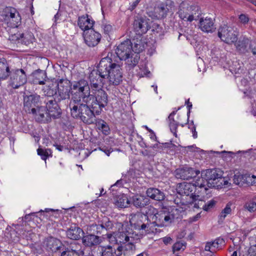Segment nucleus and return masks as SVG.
Listing matches in <instances>:
<instances>
[{
  "label": "nucleus",
  "mask_w": 256,
  "mask_h": 256,
  "mask_svg": "<svg viewBox=\"0 0 256 256\" xmlns=\"http://www.w3.org/2000/svg\"><path fill=\"white\" fill-rule=\"evenodd\" d=\"M148 215H144L140 213H138L132 216L130 219L131 224L134 225L136 228L138 230H144L148 232H153L151 230L150 222Z\"/></svg>",
  "instance_id": "10"
},
{
  "label": "nucleus",
  "mask_w": 256,
  "mask_h": 256,
  "mask_svg": "<svg viewBox=\"0 0 256 256\" xmlns=\"http://www.w3.org/2000/svg\"><path fill=\"white\" fill-rule=\"evenodd\" d=\"M205 186L204 183L196 182L194 184L190 182H184L178 184L176 188V191L180 195L190 196V200L186 202H183L182 204L192 206L194 208L198 209L203 204V199L198 194L196 193L197 187L202 188Z\"/></svg>",
  "instance_id": "2"
},
{
  "label": "nucleus",
  "mask_w": 256,
  "mask_h": 256,
  "mask_svg": "<svg viewBox=\"0 0 256 256\" xmlns=\"http://www.w3.org/2000/svg\"><path fill=\"white\" fill-rule=\"evenodd\" d=\"M177 14L182 21L190 23L197 20L200 14V10L197 6H190L186 2H182L179 6Z\"/></svg>",
  "instance_id": "6"
},
{
  "label": "nucleus",
  "mask_w": 256,
  "mask_h": 256,
  "mask_svg": "<svg viewBox=\"0 0 256 256\" xmlns=\"http://www.w3.org/2000/svg\"><path fill=\"white\" fill-rule=\"evenodd\" d=\"M200 218V214L199 213V214H196V216H194L192 218H190L189 219V221L190 222H192L198 220Z\"/></svg>",
  "instance_id": "61"
},
{
  "label": "nucleus",
  "mask_w": 256,
  "mask_h": 256,
  "mask_svg": "<svg viewBox=\"0 0 256 256\" xmlns=\"http://www.w3.org/2000/svg\"><path fill=\"white\" fill-rule=\"evenodd\" d=\"M61 256H80V254L75 250L67 249L62 252Z\"/></svg>",
  "instance_id": "49"
},
{
  "label": "nucleus",
  "mask_w": 256,
  "mask_h": 256,
  "mask_svg": "<svg viewBox=\"0 0 256 256\" xmlns=\"http://www.w3.org/2000/svg\"><path fill=\"white\" fill-rule=\"evenodd\" d=\"M117 232H114L112 234H106V238L112 244H119L118 239L116 238Z\"/></svg>",
  "instance_id": "48"
},
{
  "label": "nucleus",
  "mask_w": 256,
  "mask_h": 256,
  "mask_svg": "<svg viewBox=\"0 0 256 256\" xmlns=\"http://www.w3.org/2000/svg\"><path fill=\"white\" fill-rule=\"evenodd\" d=\"M94 24V21L87 14L78 17V24L84 32L92 30Z\"/></svg>",
  "instance_id": "21"
},
{
  "label": "nucleus",
  "mask_w": 256,
  "mask_h": 256,
  "mask_svg": "<svg viewBox=\"0 0 256 256\" xmlns=\"http://www.w3.org/2000/svg\"><path fill=\"white\" fill-rule=\"evenodd\" d=\"M44 102L46 108V111L50 119L60 118L61 115V110L55 98L48 97Z\"/></svg>",
  "instance_id": "13"
},
{
  "label": "nucleus",
  "mask_w": 256,
  "mask_h": 256,
  "mask_svg": "<svg viewBox=\"0 0 256 256\" xmlns=\"http://www.w3.org/2000/svg\"><path fill=\"white\" fill-rule=\"evenodd\" d=\"M112 26L110 24H104L103 26V30L105 34H108L112 30Z\"/></svg>",
  "instance_id": "59"
},
{
  "label": "nucleus",
  "mask_w": 256,
  "mask_h": 256,
  "mask_svg": "<svg viewBox=\"0 0 256 256\" xmlns=\"http://www.w3.org/2000/svg\"><path fill=\"white\" fill-rule=\"evenodd\" d=\"M252 178V176H250V175L246 176L241 174H236L234 176L233 181L236 184L240 186L242 185L244 180H251Z\"/></svg>",
  "instance_id": "38"
},
{
  "label": "nucleus",
  "mask_w": 256,
  "mask_h": 256,
  "mask_svg": "<svg viewBox=\"0 0 256 256\" xmlns=\"http://www.w3.org/2000/svg\"><path fill=\"white\" fill-rule=\"evenodd\" d=\"M176 112H172L168 116V120L170 121L169 122V126L170 130V131L173 133L174 135L177 137L176 134V130L178 126L180 124L179 122H176L173 118V116L176 114Z\"/></svg>",
  "instance_id": "33"
},
{
  "label": "nucleus",
  "mask_w": 256,
  "mask_h": 256,
  "mask_svg": "<svg viewBox=\"0 0 256 256\" xmlns=\"http://www.w3.org/2000/svg\"><path fill=\"white\" fill-rule=\"evenodd\" d=\"M84 234L82 230L79 227L71 226L67 231V236L72 240H78Z\"/></svg>",
  "instance_id": "27"
},
{
  "label": "nucleus",
  "mask_w": 256,
  "mask_h": 256,
  "mask_svg": "<svg viewBox=\"0 0 256 256\" xmlns=\"http://www.w3.org/2000/svg\"><path fill=\"white\" fill-rule=\"evenodd\" d=\"M203 202H204L202 206V209L204 210L206 212L209 211L210 209L213 208L216 204V201L213 200L208 201L206 204H204V200ZM200 206H201L200 207Z\"/></svg>",
  "instance_id": "46"
},
{
  "label": "nucleus",
  "mask_w": 256,
  "mask_h": 256,
  "mask_svg": "<svg viewBox=\"0 0 256 256\" xmlns=\"http://www.w3.org/2000/svg\"><path fill=\"white\" fill-rule=\"evenodd\" d=\"M146 45L147 44L145 42V40L141 36H139L134 40V46L132 47L133 52L138 54L145 49Z\"/></svg>",
  "instance_id": "29"
},
{
  "label": "nucleus",
  "mask_w": 256,
  "mask_h": 256,
  "mask_svg": "<svg viewBox=\"0 0 256 256\" xmlns=\"http://www.w3.org/2000/svg\"><path fill=\"white\" fill-rule=\"evenodd\" d=\"M216 248L213 241L208 242L206 243L204 250L208 252H213Z\"/></svg>",
  "instance_id": "51"
},
{
  "label": "nucleus",
  "mask_w": 256,
  "mask_h": 256,
  "mask_svg": "<svg viewBox=\"0 0 256 256\" xmlns=\"http://www.w3.org/2000/svg\"><path fill=\"white\" fill-rule=\"evenodd\" d=\"M57 83L58 102L69 98L70 86H72L70 82L67 79L62 78L58 80Z\"/></svg>",
  "instance_id": "12"
},
{
  "label": "nucleus",
  "mask_w": 256,
  "mask_h": 256,
  "mask_svg": "<svg viewBox=\"0 0 256 256\" xmlns=\"http://www.w3.org/2000/svg\"><path fill=\"white\" fill-rule=\"evenodd\" d=\"M149 20L144 18H138L134 22V30L140 35L147 32L150 28L148 24Z\"/></svg>",
  "instance_id": "19"
},
{
  "label": "nucleus",
  "mask_w": 256,
  "mask_h": 256,
  "mask_svg": "<svg viewBox=\"0 0 256 256\" xmlns=\"http://www.w3.org/2000/svg\"><path fill=\"white\" fill-rule=\"evenodd\" d=\"M46 78V73L44 70H38L33 72V82L34 84H44Z\"/></svg>",
  "instance_id": "30"
},
{
  "label": "nucleus",
  "mask_w": 256,
  "mask_h": 256,
  "mask_svg": "<svg viewBox=\"0 0 256 256\" xmlns=\"http://www.w3.org/2000/svg\"><path fill=\"white\" fill-rule=\"evenodd\" d=\"M70 90L72 96L71 101L82 99L84 96L90 94V88L88 82L84 79L74 82L72 84Z\"/></svg>",
  "instance_id": "9"
},
{
  "label": "nucleus",
  "mask_w": 256,
  "mask_h": 256,
  "mask_svg": "<svg viewBox=\"0 0 256 256\" xmlns=\"http://www.w3.org/2000/svg\"><path fill=\"white\" fill-rule=\"evenodd\" d=\"M108 64L104 62L102 58L100 62L98 70H94L90 73L89 78L92 90L102 88L104 80L106 78L104 72H106L105 70Z\"/></svg>",
  "instance_id": "7"
},
{
  "label": "nucleus",
  "mask_w": 256,
  "mask_h": 256,
  "mask_svg": "<svg viewBox=\"0 0 256 256\" xmlns=\"http://www.w3.org/2000/svg\"><path fill=\"white\" fill-rule=\"evenodd\" d=\"M253 41L251 40L247 37L244 36L240 38L236 42L233 44L234 45L236 50L240 54H246L248 52L254 44Z\"/></svg>",
  "instance_id": "18"
},
{
  "label": "nucleus",
  "mask_w": 256,
  "mask_h": 256,
  "mask_svg": "<svg viewBox=\"0 0 256 256\" xmlns=\"http://www.w3.org/2000/svg\"><path fill=\"white\" fill-rule=\"evenodd\" d=\"M33 118L38 122H47L51 120L44 107L36 106L33 108Z\"/></svg>",
  "instance_id": "20"
},
{
  "label": "nucleus",
  "mask_w": 256,
  "mask_h": 256,
  "mask_svg": "<svg viewBox=\"0 0 256 256\" xmlns=\"http://www.w3.org/2000/svg\"><path fill=\"white\" fill-rule=\"evenodd\" d=\"M130 204V200L125 195L122 196L121 197L119 198L116 202V205L120 208L128 207Z\"/></svg>",
  "instance_id": "42"
},
{
  "label": "nucleus",
  "mask_w": 256,
  "mask_h": 256,
  "mask_svg": "<svg viewBox=\"0 0 256 256\" xmlns=\"http://www.w3.org/2000/svg\"><path fill=\"white\" fill-rule=\"evenodd\" d=\"M135 240L134 238L132 239V240H129L126 244H122L120 245L118 248V250H124V252H132L135 250L136 246L134 245Z\"/></svg>",
  "instance_id": "32"
},
{
  "label": "nucleus",
  "mask_w": 256,
  "mask_h": 256,
  "mask_svg": "<svg viewBox=\"0 0 256 256\" xmlns=\"http://www.w3.org/2000/svg\"><path fill=\"white\" fill-rule=\"evenodd\" d=\"M62 245L60 240L56 238H50L46 241V248L52 252H57L60 248Z\"/></svg>",
  "instance_id": "26"
},
{
  "label": "nucleus",
  "mask_w": 256,
  "mask_h": 256,
  "mask_svg": "<svg viewBox=\"0 0 256 256\" xmlns=\"http://www.w3.org/2000/svg\"><path fill=\"white\" fill-rule=\"evenodd\" d=\"M5 22L10 28H18L21 22V17L20 14H16V16L8 19Z\"/></svg>",
  "instance_id": "36"
},
{
  "label": "nucleus",
  "mask_w": 256,
  "mask_h": 256,
  "mask_svg": "<svg viewBox=\"0 0 256 256\" xmlns=\"http://www.w3.org/2000/svg\"><path fill=\"white\" fill-rule=\"evenodd\" d=\"M84 42L89 46H96L100 40L101 34L94 30H90L84 32Z\"/></svg>",
  "instance_id": "17"
},
{
  "label": "nucleus",
  "mask_w": 256,
  "mask_h": 256,
  "mask_svg": "<svg viewBox=\"0 0 256 256\" xmlns=\"http://www.w3.org/2000/svg\"><path fill=\"white\" fill-rule=\"evenodd\" d=\"M238 36L239 32L237 28L234 26L224 25L218 29V37L228 44H233L236 42Z\"/></svg>",
  "instance_id": "8"
},
{
  "label": "nucleus",
  "mask_w": 256,
  "mask_h": 256,
  "mask_svg": "<svg viewBox=\"0 0 256 256\" xmlns=\"http://www.w3.org/2000/svg\"><path fill=\"white\" fill-rule=\"evenodd\" d=\"M22 37L23 34H20V33L14 34H11L9 36V40H10L12 42H15L16 40H18L20 38Z\"/></svg>",
  "instance_id": "54"
},
{
  "label": "nucleus",
  "mask_w": 256,
  "mask_h": 256,
  "mask_svg": "<svg viewBox=\"0 0 256 256\" xmlns=\"http://www.w3.org/2000/svg\"><path fill=\"white\" fill-rule=\"evenodd\" d=\"M42 213L44 216L48 218H50L52 217L58 218L60 216L62 212L58 210L46 208L44 212H42Z\"/></svg>",
  "instance_id": "40"
},
{
  "label": "nucleus",
  "mask_w": 256,
  "mask_h": 256,
  "mask_svg": "<svg viewBox=\"0 0 256 256\" xmlns=\"http://www.w3.org/2000/svg\"><path fill=\"white\" fill-rule=\"evenodd\" d=\"M231 206L232 204L230 202L226 204L225 208L222 210L220 215L218 216L219 220L223 221L228 215L231 214Z\"/></svg>",
  "instance_id": "41"
},
{
  "label": "nucleus",
  "mask_w": 256,
  "mask_h": 256,
  "mask_svg": "<svg viewBox=\"0 0 256 256\" xmlns=\"http://www.w3.org/2000/svg\"><path fill=\"white\" fill-rule=\"evenodd\" d=\"M247 256H256V244L251 246L248 248Z\"/></svg>",
  "instance_id": "53"
},
{
  "label": "nucleus",
  "mask_w": 256,
  "mask_h": 256,
  "mask_svg": "<svg viewBox=\"0 0 256 256\" xmlns=\"http://www.w3.org/2000/svg\"><path fill=\"white\" fill-rule=\"evenodd\" d=\"M186 248V245L181 242H176L172 246V250L174 252L180 250H184Z\"/></svg>",
  "instance_id": "50"
},
{
  "label": "nucleus",
  "mask_w": 256,
  "mask_h": 256,
  "mask_svg": "<svg viewBox=\"0 0 256 256\" xmlns=\"http://www.w3.org/2000/svg\"><path fill=\"white\" fill-rule=\"evenodd\" d=\"M200 172L190 167L179 168L176 170V176L178 178L190 180L196 177Z\"/></svg>",
  "instance_id": "16"
},
{
  "label": "nucleus",
  "mask_w": 256,
  "mask_h": 256,
  "mask_svg": "<svg viewBox=\"0 0 256 256\" xmlns=\"http://www.w3.org/2000/svg\"><path fill=\"white\" fill-rule=\"evenodd\" d=\"M114 253H115L116 256H124L126 254V252H124V250H114Z\"/></svg>",
  "instance_id": "64"
},
{
  "label": "nucleus",
  "mask_w": 256,
  "mask_h": 256,
  "mask_svg": "<svg viewBox=\"0 0 256 256\" xmlns=\"http://www.w3.org/2000/svg\"><path fill=\"white\" fill-rule=\"evenodd\" d=\"M7 7L8 6L4 7L3 6H0V20L4 21L6 14Z\"/></svg>",
  "instance_id": "55"
},
{
  "label": "nucleus",
  "mask_w": 256,
  "mask_h": 256,
  "mask_svg": "<svg viewBox=\"0 0 256 256\" xmlns=\"http://www.w3.org/2000/svg\"><path fill=\"white\" fill-rule=\"evenodd\" d=\"M238 19L240 22L243 24H247L250 20L248 16L244 14H242L238 16Z\"/></svg>",
  "instance_id": "52"
},
{
  "label": "nucleus",
  "mask_w": 256,
  "mask_h": 256,
  "mask_svg": "<svg viewBox=\"0 0 256 256\" xmlns=\"http://www.w3.org/2000/svg\"><path fill=\"white\" fill-rule=\"evenodd\" d=\"M90 102L86 100L84 96L82 99L70 101L69 106L71 116L75 118H79L84 123L92 124L96 121L94 110L90 106Z\"/></svg>",
  "instance_id": "1"
},
{
  "label": "nucleus",
  "mask_w": 256,
  "mask_h": 256,
  "mask_svg": "<svg viewBox=\"0 0 256 256\" xmlns=\"http://www.w3.org/2000/svg\"><path fill=\"white\" fill-rule=\"evenodd\" d=\"M94 90V94L85 96L86 100H88L90 102V106L94 110L96 114H99L102 112V108L107 105L108 96L102 88Z\"/></svg>",
  "instance_id": "5"
},
{
  "label": "nucleus",
  "mask_w": 256,
  "mask_h": 256,
  "mask_svg": "<svg viewBox=\"0 0 256 256\" xmlns=\"http://www.w3.org/2000/svg\"><path fill=\"white\" fill-rule=\"evenodd\" d=\"M100 242L101 240L100 237L95 235L88 234L82 238L83 244L88 246L98 244Z\"/></svg>",
  "instance_id": "28"
},
{
  "label": "nucleus",
  "mask_w": 256,
  "mask_h": 256,
  "mask_svg": "<svg viewBox=\"0 0 256 256\" xmlns=\"http://www.w3.org/2000/svg\"><path fill=\"white\" fill-rule=\"evenodd\" d=\"M104 62H108L104 74L110 84L118 85L122 81V68L118 64L112 62V60L108 56L102 58Z\"/></svg>",
  "instance_id": "4"
},
{
  "label": "nucleus",
  "mask_w": 256,
  "mask_h": 256,
  "mask_svg": "<svg viewBox=\"0 0 256 256\" xmlns=\"http://www.w3.org/2000/svg\"><path fill=\"white\" fill-rule=\"evenodd\" d=\"M148 198L143 196H134L132 197V202L138 208L144 207L148 202Z\"/></svg>",
  "instance_id": "31"
},
{
  "label": "nucleus",
  "mask_w": 256,
  "mask_h": 256,
  "mask_svg": "<svg viewBox=\"0 0 256 256\" xmlns=\"http://www.w3.org/2000/svg\"><path fill=\"white\" fill-rule=\"evenodd\" d=\"M213 242L216 247V248H218L219 247V245L222 244L223 242V239L222 238H216L215 240H213Z\"/></svg>",
  "instance_id": "60"
},
{
  "label": "nucleus",
  "mask_w": 256,
  "mask_h": 256,
  "mask_svg": "<svg viewBox=\"0 0 256 256\" xmlns=\"http://www.w3.org/2000/svg\"><path fill=\"white\" fill-rule=\"evenodd\" d=\"M146 214L150 222L151 230L156 226L163 227L170 224L174 220V216L169 211L168 208L162 206V210L158 211L152 206L148 207Z\"/></svg>",
  "instance_id": "3"
},
{
  "label": "nucleus",
  "mask_w": 256,
  "mask_h": 256,
  "mask_svg": "<svg viewBox=\"0 0 256 256\" xmlns=\"http://www.w3.org/2000/svg\"><path fill=\"white\" fill-rule=\"evenodd\" d=\"M172 241V239L170 237L166 236L162 238V242L165 244H170Z\"/></svg>",
  "instance_id": "63"
},
{
  "label": "nucleus",
  "mask_w": 256,
  "mask_h": 256,
  "mask_svg": "<svg viewBox=\"0 0 256 256\" xmlns=\"http://www.w3.org/2000/svg\"><path fill=\"white\" fill-rule=\"evenodd\" d=\"M40 102V96L36 94H33V104H38Z\"/></svg>",
  "instance_id": "62"
},
{
  "label": "nucleus",
  "mask_w": 256,
  "mask_h": 256,
  "mask_svg": "<svg viewBox=\"0 0 256 256\" xmlns=\"http://www.w3.org/2000/svg\"><path fill=\"white\" fill-rule=\"evenodd\" d=\"M97 226H98V227L100 226V227H101L102 228H104L106 230H108L112 228V224L111 222L108 221L106 223L105 226L102 224L98 225Z\"/></svg>",
  "instance_id": "57"
},
{
  "label": "nucleus",
  "mask_w": 256,
  "mask_h": 256,
  "mask_svg": "<svg viewBox=\"0 0 256 256\" xmlns=\"http://www.w3.org/2000/svg\"><path fill=\"white\" fill-rule=\"evenodd\" d=\"M10 75V68L6 62H0V80H4Z\"/></svg>",
  "instance_id": "34"
},
{
  "label": "nucleus",
  "mask_w": 256,
  "mask_h": 256,
  "mask_svg": "<svg viewBox=\"0 0 256 256\" xmlns=\"http://www.w3.org/2000/svg\"><path fill=\"white\" fill-rule=\"evenodd\" d=\"M38 154L40 156L42 159L46 160L50 156H52V152L50 149H43L39 148L37 150Z\"/></svg>",
  "instance_id": "44"
},
{
  "label": "nucleus",
  "mask_w": 256,
  "mask_h": 256,
  "mask_svg": "<svg viewBox=\"0 0 256 256\" xmlns=\"http://www.w3.org/2000/svg\"><path fill=\"white\" fill-rule=\"evenodd\" d=\"M188 128H190L192 133V136L194 138H197V132H196V126L194 124V122L192 121L190 124H189Z\"/></svg>",
  "instance_id": "56"
},
{
  "label": "nucleus",
  "mask_w": 256,
  "mask_h": 256,
  "mask_svg": "<svg viewBox=\"0 0 256 256\" xmlns=\"http://www.w3.org/2000/svg\"><path fill=\"white\" fill-rule=\"evenodd\" d=\"M26 81V76L24 70L18 69L12 72L10 75L9 84L13 88L16 89L25 84Z\"/></svg>",
  "instance_id": "11"
},
{
  "label": "nucleus",
  "mask_w": 256,
  "mask_h": 256,
  "mask_svg": "<svg viewBox=\"0 0 256 256\" xmlns=\"http://www.w3.org/2000/svg\"><path fill=\"white\" fill-rule=\"evenodd\" d=\"M101 254V256H112L114 250L112 247L110 245L106 246H99L98 248Z\"/></svg>",
  "instance_id": "39"
},
{
  "label": "nucleus",
  "mask_w": 256,
  "mask_h": 256,
  "mask_svg": "<svg viewBox=\"0 0 256 256\" xmlns=\"http://www.w3.org/2000/svg\"><path fill=\"white\" fill-rule=\"evenodd\" d=\"M6 10V14L4 20V22L8 19L16 16V14H19L18 10L13 7L8 6L7 7Z\"/></svg>",
  "instance_id": "45"
},
{
  "label": "nucleus",
  "mask_w": 256,
  "mask_h": 256,
  "mask_svg": "<svg viewBox=\"0 0 256 256\" xmlns=\"http://www.w3.org/2000/svg\"><path fill=\"white\" fill-rule=\"evenodd\" d=\"M244 208L250 212L256 211V202L254 201H250L246 202L244 205Z\"/></svg>",
  "instance_id": "47"
},
{
  "label": "nucleus",
  "mask_w": 256,
  "mask_h": 256,
  "mask_svg": "<svg viewBox=\"0 0 256 256\" xmlns=\"http://www.w3.org/2000/svg\"><path fill=\"white\" fill-rule=\"evenodd\" d=\"M202 174L206 180H214L222 178L224 172L220 169H208L202 172Z\"/></svg>",
  "instance_id": "23"
},
{
  "label": "nucleus",
  "mask_w": 256,
  "mask_h": 256,
  "mask_svg": "<svg viewBox=\"0 0 256 256\" xmlns=\"http://www.w3.org/2000/svg\"><path fill=\"white\" fill-rule=\"evenodd\" d=\"M116 52L120 60H126L128 57L133 52L130 42L126 40L122 42L118 46Z\"/></svg>",
  "instance_id": "15"
},
{
  "label": "nucleus",
  "mask_w": 256,
  "mask_h": 256,
  "mask_svg": "<svg viewBox=\"0 0 256 256\" xmlns=\"http://www.w3.org/2000/svg\"><path fill=\"white\" fill-rule=\"evenodd\" d=\"M24 106L26 112L30 113L32 112V96H26L24 98Z\"/></svg>",
  "instance_id": "43"
},
{
  "label": "nucleus",
  "mask_w": 256,
  "mask_h": 256,
  "mask_svg": "<svg viewBox=\"0 0 256 256\" xmlns=\"http://www.w3.org/2000/svg\"><path fill=\"white\" fill-rule=\"evenodd\" d=\"M94 122L97 128L101 130L104 134L108 135L109 134V126L104 120L102 119L96 120Z\"/></svg>",
  "instance_id": "35"
},
{
  "label": "nucleus",
  "mask_w": 256,
  "mask_h": 256,
  "mask_svg": "<svg viewBox=\"0 0 256 256\" xmlns=\"http://www.w3.org/2000/svg\"><path fill=\"white\" fill-rule=\"evenodd\" d=\"M146 194L148 197L156 200L161 201L165 198V194L164 192L156 188H148L146 190Z\"/></svg>",
  "instance_id": "25"
},
{
  "label": "nucleus",
  "mask_w": 256,
  "mask_h": 256,
  "mask_svg": "<svg viewBox=\"0 0 256 256\" xmlns=\"http://www.w3.org/2000/svg\"><path fill=\"white\" fill-rule=\"evenodd\" d=\"M56 90L52 89L51 88H48L46 94L47 95L46 98L48 97H54V96L56 95Z\"/></svg>",
  "instance_id": "58"
},
{
  "label": "nucleus",
  "mask_w": 256,
  "mask_h": 256,
  "mask_svg": "<svg viewBox=\"0 0 256 256\" xmlns=\"http://www.w3.org/2000/svg\"><path fill=\"white\" fill-rule=\"evenodd\" d=\"M168 10L167 6L161 4L156 5L154 8H147L146 13L148 16L153 19H161L166 16Z\"/></svg>",
  "instance_id": "14"
},
{
  "label": "nucleus",
  "mask_w": 256,
  "mask_h": 256,
  "mask_svg": "<svg viewBox=\"0 0 256 256\" xmlns=\"http://www.w3.org/2000/svg\"><path fill=\"white\" fill-rule=\"evenodd\" d=\"M140 59V56L138 54L132 52V54L128 57L126 60H124L126 61V64L130 67L132 68L136 66L138 63V60Z\"/></svg>",
  "instance_id": "37"
},
{
  "label": "nucleus",
  "mask_w": 256,
  "mask_h": 256,
  "mask_svg": "<svg viewBox=\"0 0 256 256\" xmlns=\"http://www.w3.org/2000/svg\"><path fill=\"white\" fill-rule=\"evenodd\" d=\"M199 27L202 30L206 32H212L215 29L213 20L207 17L200 18Z\"/></svg>",
  "instance_id": "24"
},
{
  "label": "nucleus",
  "mask_w": 256,
  "mask_h": 256,
  "mask_svg": "<svg viewBox=\"0 0 256 256\" xmlns=\"http://www.w3.org/2000/svg\"><path fill=\"white\" fill-rule=\"evenodd\" d=\"M134 234L132 232V230L129 228L128 230L126 226H122V231L119 230L117 232L116 238L118 239V244H126L129 240H132L134 238Z\"/></svg>",
  "instance_id": "22"
}]
</instances>
